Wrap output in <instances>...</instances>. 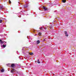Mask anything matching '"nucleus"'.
Returning <instances> with one entry per match:
<instances>
[{"instance_id": "4468645a", "label": "nucleus", "mask_w": 76, "mask_h": 76, "mask_svg": "<svg viewBox=\"0 0 76 76\" xmlns=\"http://www.w3.org/2000/svg\"><path fill=\"white\" fill-rule=\"evenodd\" d=\"M38 34H39V35H42V34L41 33V32H39V33Z\"/></svg>"}, {"instance_id": "f3484780", "label": "nucleus", "mask_w": 76, "mask_h": 76, "mask_svg": "<svg viewBox=\"0 0 76 76\" xmlns=\"http://www.w3.org/2000/svg\"><path fill=\"white\" fill-rule=\"evenodd\" d=\"M1 19H5V18H1Z\"/></svg>"}, {"instance_id": "f03ea898", "label": "nucleus", "mask_w": 76, "mask_h": 76, "mask_svg": "<svg viewBox=\"0 0 76 76\" xmlns=\"http://www.w3.org/2000/svg\"><path fill=\"white\" fill-rule=\"evenodd\" d=\"M0 44H1V48H2V47L5 48L6 47V44H6L7 42H5L4 41H2V40L1 39H0Z\"/></svg>"}, {"instance_id": "39448f33", "label": "nucleus", "mask_w": 76, "mask_h": 76, "mask_svg": "<svg viewBox=\"0 0 76 76\" xmlns=\"http://www.w3.org/2000/svg\"><path fill=\"white\" fill-rule=\"evenodd\" d=\"M43 8L45 11L47 10V9H46V7L45 6H44L43 7Z\"/></svg>"}, {"instance_id": "2eb2a0df", "label": "nucleus", "mask_w": 76, "mask_h": 76, "mask_svg": "<svg viewBox=\"0 0 76 76\" xmlns=\"http://www.w3.org/2000/svg\"><path fill=\"white\" fill-rule=\"evenodd\" d=\"M9 3H10V4L12 3V2H11V1L10 0H9Z\"/></svg>"}, {"instance_id": "9b49d317", "label": "nucleus", "mask_w": 76, "mask_h": 76, "mask_svg": "<svg viewBox=\"0 0 76 76\" xmlns=\"http://www.w3.org/2000/svg\"><path fill=\"white\" fill-rule=\"evenodd\" d=\"M1 72H4V69H2L1 70Z\"/></svg>"}, {"instance_id": "9d476101", "label": "nucleus", "mask_w": 76, "mask_h": 76, "mask_svg": "<svg viewBox=\"0 0 76 76\" xmlns=\"http://www.w3.org/2000/svg\"><path fill=\"white\" fill-rule=\"evenodd\" d=\"M24 8L28 7V6L27 5H25L24 6Z\"/></svg>"}, {"instance_id": "4be33fe9", "label": "nucleus", "mask_w": 76, "mask_h": 76, "mask_svg": "<svg viewBox=\"0 0 76 76\" xmlns=\"http://www.w3.org/2000/svg\"><path fill=\"white\" fill-rule=\"evenodd\" d=\"M39 35L38 34V35Z\"/></svg>"}, {"instance_id": "ddd939ff", "label": "nucleus", "mask_w": 76, "mask_h": 76, "mask_svg": "<svg viewBox=\"0 0 76 76\" xmlns=\"http://www.w3.org/2000/svg\"><path fill=\"white\" fill-rule=\"evenodd\" d=\"M2 20H0V23H2Z\"/></svg>"}, {"instance_id": "f257e3e1", "label": "nucleus", "mask_w": 76, "mask_h": 76, "mask_svg": "<svg viewBox=\"0 0 76 76\" xmlns=\"http://www.w3.org/2000/svg\"><path fill=\"white\" fill-rule=\"evenodd\" d=\"M7 66H9L10 67H11L12 69L10 71V72L13 74H14V72L16 70L15 69H18V67H17L18 66V64H6Z\"/></svg>"}, {"instance_id": "0eeeda50", "label": "nucleus", "mask_w": 76, "mask_h": 76, "mask_svg": "<svg viewBox=\"0 0 76 76\" xmlns=\"http://www.w3.org/2000/svg\"><path fill=\"white\" fill-rule=\"evenodd\" d=\"M37 63L39 64V63H41V62L40 61H39V60L38 59V60H37Z\"/></svg>"}, {"instance_id": "20e7f679", "label": "nucleus", "mask_w": 76, "mask_h": 76, "mask_svg": "<svg viewBox=\"0 0 76 76\" xmlns=\"http://www.w3.org/2000/svg\"><path fill=\"white\" fill-rule=\"evenodd\" d=\"M39 43H40V41L39 40L37 41L36 42V44H39Z\"/></svg>"}, {"instance_id": "f8f14e48", "label": "nucleus", "mask_w": 76, "mask_h": 76, "mask_svg": "<svg viewBox=\"0 0 76 76\" xmlns=\"http://www.w3.org/2000/svg\"><path fill=\"white\" fill-rule=\"evenodd\" d=\"M22 50L23 51V53H24L23 52V51H25V49H23V48L22 49Z\"/></svg>"}, {"instance_id": "6e6552de", "label": "nucleus", "mask_w": 76, "mask_h": 76, "mask_svg": "<svg viewBox=\"0 0 76 76\" xmlns=\"http://www.w3.org/2000/svg\"><path fill=\"white\" fill-rule=\"evenodd\" d=\"M33 54V53H29V54L31 55V56H32Z\"/></svg>"}, {"instance_id": "dca6fc26", "label": "nucleus", "mask_w": 76, "mask_h": 76, "mask_svg": "<svg viewBox=\"0 0 76 76\" xmlns=\"http://www.w3.org/2000/svg\"><path fill=\"white\" fill-rule=\"evenodd\" d=\"M42 28H43V27H42L39 28L40 29H41V30H42Z\"/></svg>"}, {"instance_id": "1a4fd4ad", "label": "nucleus", "mask_w": 76, "mask_h": 76, "mask_svg": "<svg viewBox=\"0 0 76 76\" xmlns=\"http://www.w3.org/2000/svg\"><path fill=\"white\" fill-rule=\"evenodd\" d=\"M66 0H62V1L63 3H66Z\"/></svg>"}, {"instance_id": "423d86ee", "label": "nucleus", "mask_w": 76, "mask_h": 76, "mask_svg": "<svg viewBox=\"0 0 76 76\" xmlns=\"http://www.w3.org/2000/svg\"><path fill=\"white\" fill-rule=\"evenodd\" d=\"M3 9V6H0V10H1Z\"/></svg>"}, {"instance_id": "412c9836", "label": "nucleus", "mask_w": 76, "mask_h": 76, "mask_svg": "<svg viewBox=\"0 0 76 76\" xmlns=\"http://www.w3.org/2000/svg\"><path fill=\"white\" fill-rule=\"evenodd\" d=\"M51 28H52V26H51Z\"/></svg>"}, {"instance_id": "a211bd4d", "label": "nucleus", "mask_w": 76, "mask_h": 76, "mask_svg": "<svg viewBox=\"0 0 76 76\" xmlns=\"http://www.w3.org/2000/svg\"><path fill=\"white\" fill-rule=\"evenodd\" d=\"M43 41H44V42L45 41V39H44L43 40Z\"/></svg>"}, {"instance_id": "aec40b11", "label": "nucleus", "mask_w": 76, "mask_h": 76, "mask_svg": "<svg viewBox=\"0 0 76 76\" xmlns=\"http://www.w3.org/2000/svg\"><path fill=\"white\" fill-rule=\"evenodd\" d=\"M35 36H37V34H35Z\"/></svg>"}, {"instance_id": "6ab92c4d", "label": "nucleus", "mask_w": 76, "mask_h": 76, "mask_svg": "<svg viewBox=\"0 0 76 76\" xmlns=\"http://www.w3.org/2000/svg\"><path fill=\"white\" fill-rule=\"evenodd\" d=\"M46 28H46V27H45V29H46Z\"/></svg>"}, {"instance_id": "7ed1b4c3", "label": "nucleus", "mask_w": 76, "mask_h": 76, "mask_svg": "<svg viewBox=\"0 0 76 76\" xmlns=\"http://www.w3.org/2000/svg\"><path fill=\"white\" fill-rule=\"evenodd\" d=\"M64 32L66 37H68L69 36L68 34H67V32L66 31H64Z\"/></svg>"}]
</instances>
